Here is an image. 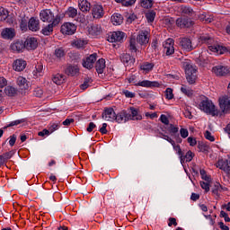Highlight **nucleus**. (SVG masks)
<instances>
[{
    "label": "nucleus",
    "instance_id": "1",
    "mask_svg": "<svg viewBox=\"0 0 230 230\" xmlns=\"http://www.w3.org/2000/svg\"><path fill=\"white\" fill-rule=\"evenodd\" d=\"M199 42H201V44H207V46H208V49L212 53H217V55L230 53V49L227 47L218 43L215 44V40H213V38L208 34L200 36Z\"/></svg>",
    "mask_w": 230,
    "mask_h": 230
},
{
    "label": "nucleus",
    "instance_id": "2",
    "mask_svg": "<svg viewBox=\"0 0 230 230\" xmlns=\"http://www.w3.org/2000/svg\"><path fill=\"white\" fill-rule=\"evenodd\" d=\"M188 84L193 85L197 82V66L191 64V60L187 59L182 63Z\"/></svg>",
    "mask_w": 230,
    "mask_h": 230
},
{
    "label": "nucleus",
    "instance_id": "3",
    "mask_svg": "<svg viewBox=\"0 0 230 230\" xmlns=\"http://www.w3.org/2000/svg\"><path fill=\"white\" fill-rule=\"evenodd\" d=\"M199 109L202 111V112H205V114H208V116H218V111H217V107L213 103L211 100L208 97H203L201 99V102L199 104Z\"/></svg>",
    "mask_w": 230,
    "mask_h": 230
},
{
    "label": "nucleus",
    "instance_id": "4",
    "mask_svg": "<svg viewBox=\"0 0 230 230\" xmlns=\"http://www.w3.org/2000/svg\"><path fill=\"white\" fill-rule=\"evenodd\" d=\"M175 24L180 30H190L195 26V21L188 16H181L176 19Z\"/></svg>",
    "mask_w": 230,
    "mask_h": 230
},
{
    "label": "nucleus",
    "instance_id": "5",
    "mask_svg": "<svg viewBox=\"0 0 230 230\" xmlns=\"http://www.w3.org/2000/svg\"><path fill=\"white\" fill-rule=\"evenodd\" d=\"M125 39H127V33L121 31H115L108 34L107 40L108 42H120L121 44L125 41Z\"/></svg>",
    "mask_w": 230,
    "mask_h": 230
},
{
    "label": "nucleus",
    "instance_id": "6",
    "mask_svg": "<svg viewBox=\"0 0 230 230\" xmlns=\"http://www.w3.org/2000/svg\"><path fill=\"white\" fill-rule=\"evenodd\" d=\"M61 19H62V17L60 16V14H57L54 21L51 23H49L42 28V30H41L42 35H45V36L51 35L53 33V28L55 26H58Z\"/></svg>",
    "mask_w": 230,
    "mask_h": 230
},
{
    "label": "nucleus",
    "instance_id": "7",
    "mask_svg": "<svg viewBox=\"0 0 230 230\" xmlns=\"http://www.w3.org/2000/svg\"><path fill=\"white\" fill-rule=\"evenodd\" d=\"M179 46L183 51H193L195 49V45L191 41V40L188 37H182L179 39Z\"/></svg>",
    "mask_w": 230,
    "mask_h": 230
},
{
    "label": "nucleus",
    "instance_id": "8",
    "mask_svg": "<svg viewBox=\"0 0 230 230\" xmlns=\"http://www.w3.org/2000/svg\"><path fill=\"white\" fill-rule=\"evenodd\" d=\"M56 17L51 9H43L40 13V19L43 22H53Z\"/></svg>",
    "mask_w": 230,
    "mask_h": 230
},
{
    "label": "nucleus",
    "instance_id": "9",
    "mask_svg": "<svg viewBox=\"0 0 230 230\" xmlns=\"http://www.w3.org/2000/svg\"><path fill=\"white\" fill-rule=\"evenodd\" d=\"M136 40L140 46H146L150 42V32L148 31H139Z\"/></svg>",
    "mask_w": 230,
    "mask_h": 230
},
{
    "label": "nucleus",
    "instance_id": "10",
    "mask_svg": "<svg viewBox=\"0 0 230 230\" xmlns=\"http://www.w3.org/2000/svg\"><path fill=\"white\" fill-rule=\"evenodd\" d=\"M212 72L215 73L217 76H229L230 67L228 66L217 65L212 67Z\"/></svg>",
    "mask_w": 230,
    "mask_h": 230
},
{
    "label": "nucleus",
    "instance_id": "11",
    "mask_svg": "<svg viewBox=\"0 0 230 230\" xmlns=\"http://www.w3.org/2000/svg\"><path fill=\"white\" fill-rule=\"evenodd\" d=\"M218 102L222 112H224V114H227V112H229L230 111V96L225 95L223 97H220Z\"/></svg>",
    "mask_w": 230,
    "mask_h": 230
},
{
    "label": "nucleus",
    "instance_id": "12",
    "mask_svg": "<svg viewBox=\"0 0 230 230\" xmlns=\"http://www.w3.org/2000/svg\"><path fill=\"white\" fill-rule=\"evenodd\" d=\"M76 32V25L73 22H66L61 26V33L63 35H75Z\"/></svg>",
    "mask_w": 230,
    "mask_h": 230
},
{
    "label": "nucleus",
    "instance_id": "13",
    "mask_svg": "<svg viewBox=\"0 0 230 230\" xmlns=\"http://www.w3.org/2000/svg\"><path fill=\"white\" fill-rule=\"evenodd\" d=\"M102 118L105 121H115L116 111H114L113 108H105L102 114Z\"/></svg>",
    "mask_w": 230,
    "mask_h": 230
},
{
    "label": "nucleus",
    "instance_id": "14",
    "mask_svg": "<svg viewBox=\"0 0 230 230\" xmlns=\"http://www.w3.org/2000/svg\"><path fill=\"white\" fill-rule=\"evenodd\" d=\"M173 44H175L173 39L166 40L165 43L164 44V51L167 57H170L175 53V48L173 47Z\"/></svg>",
    "mask_w": 230,
    "mask_h": 230
},
{
    "label": "nucleus",
    "instance_id": "15",
    "mask_svg": "<svg viewBox=\"0 0 230 230\" xmlns=\"http://www.w3.org/2000/svg\"><path fill=\"white\" fill-rule=\"evenodd\" d=\"M137 87H146L147 89H154V87H161V84L157 81L144 80L135 84Z\"/></svg>",
    "mask_w": 230,
    "mask_h": 230
},
{
    "label": "nucleus",
    "instance_id": "16",
    "mask_svg": "<svg viewBox=\"0 0 230 230\" xmlns=\"http://www.w3.org/2000/svg\"><path fill=\"white\" fill-rule=\"evenodd\" d=\"M130 118V113H128L125 110H122L121 111L116 113L115 121L117 123H127V121H128Z\"/></svg>",
    "mask_w": 230,
    "mask_h": 230
},
{
    "label": "nucleus",
    "instance_id": "17",
    "mask_svg": "<svg viewBox=\"0 0 230 230\" xmlns=\"http://www.w3.org/2000/svg\"><path fill=\"white\" fill-rule=\"evenodd\" d=\"M98 58V54L93 53L83 60V66L86 69H93L94 67V62Z\"/></svg>",
    "mask_w": 230,
    "mask_h": 230
},
{
    "label": "nucleus",
    "instance_id": "18",
    "mask_svg": "<svg viewBox=\"0 0 230 230\" xmlns=\"http://www.w3.org/2000/svg\"><path fill=\"white\" fill-rule=\"evenodd\" d=\"M119 58L124 66H134V64H136V58L132 57L128 53H122L119 56Z\"/></svg>",
    "mask_w": 230,
    "mask_h": 230
},
{
    "label": "nucleus",
    "instance_id": "19",
    "mask_svg": "<svg viewBox=\"0 0 230 230\" xmlns=\"http://www.w3.org/2000/svg\"><path fill=\"white\" fill-rule=\"evenodd\" d=\"M23 42L25 49H28V51H33L37 49V47L39 46V42L36 38H27Z\"/></svg>",
    "mask_w": 230,
    "mask_h": 230
},
{
    "label": "nucleus",
    "instance_id": "20",
    "mask_svg": "<svg viewBox=\"0 0 230 230\" xmlns=\"http://www.w3.org/2000/svg\"><path fill=\"white\" fill-rule=\"evenodd\" d=\"M92 15L93 19H102L104 15L103 5L94 4L92 8Z\"/></svg>",
    "mask_w": 230,
    "mask_h": 230
},
{
    "label": "nucleus",
    "instance_id": "21",
    "mask_svg": "<svg viewBox=\"0 0 230 230\" xmlns=\"http://www.w3.org/2000/svg\"><path fill=\"white\" fill-rule=\"evenodd\" d=\"M103 30L102 29V25L100 24H92L88 26V33L92 37H98L101 33H102Z\"/></svg>",
    "mask_w": 230,
    "mask_h": 230
},
{
    "label": "nucleus",
    "instance_id": "22",
    "mask_svg": "<svg viewBox=\"0 0 230 230\" xmlns=\"http://www.w3.org/2000/svg\"><path fill=\"white\" fill-rule=\"evenodd\" d=\"M211 188V192L213 193V195H216V197H220V193H222V191H226L227 190V188L223 187L222 184H220V182L216 181L213 183V185L210 186Z\"/></svg>",
    "mask_w": 230,
    "mask_h": 230
},
{
    "label": "nucleus",
    "instance_id": "23",
    "mask_svg": "<svg viewBox=\"0 0 230 230\" xmlns=\"http://www.w3.org/2000/svg\"><path fill=\"white\" fill-rule=\"evenodd\" d=\"M28 28L31 31H39L40 30V22L39 19L31 17L28 22Z\"/></svg>",
    "mask_w": 230,
    "mask_h": 230
},
{
    "label": "nucleus",
    "instance_id": "24",
    "mask_svg": "<svg viewBox=\"0 0 230 230\" xmlns=\"http://www.w3.org/2000/svg\"><path fill=\"white\" fill-rule=\"evenodd\" d=\"M2 39H5V40H12L13 37H15V29L13 28H5L1 32Z\"/></svg>",
    "mask_w": 230,
    "mask_h": 230
},
{
    "label": "nucleus",
    "instance_id": "25",
    "mask_svg": "<svg viewBox=\"0 0 230 230\" xmlns=\"http://www.w3.org/2000/svg\"><path fill=\"white\" fill-rule=\"evenodd\" d=\"M217 167L219 170H223L226 173H230V163L229 160H218Z\"/></svg>",
    "mask_w": 230,
    "mask_h": 230
},
{
    "label": "nucleus",
    "instance_id": "26",
    "mask_svg": "<svg viewBox=\"0 0 230 230\" xmlns=\"http://www.w3.org/2000/svg\"><path fill=\"white\" fill-rule=\"evenodd\" d=\"M11 49L16 51V53H21L22 49H26L23 40H16L11 45Z\"/></svg>",
    "mask_w": 230,
    "mask_h": 230
},
{
    "label": "nucleus",
    "instance_id": "27",
    "mask_svg": "<svg viewBox=\"0 0 230 230\" xmlns=\"http://www.w3.org/2000/svg\"><path fill=\"white\" fill-rule=\"evenodd\" d=\"M180 10L183 15H186L185 17H190L191 19V17L195 15L193 8H191L190 5H181Z\"/></svg>",
    "mask_w": 230,
    "mask_h": 230
},
{
    "label": "nucleus",
    "instance_id": "28",
    "mask_svg": "<svg viewBox=\"0 0 230 230\" xmlns=\"http://www.w3.org/2000/svg\"><path fill=\"white\" fill-rule=\"evenodd\" d=\"M65 73L67 75V76H76V75L80 73V68H78L76 66L69 65L66 66Z\"/></svg>",
    "mask_w": 230,
    "mask_h": 230
},
{
    "label": "nucleus",
    "instance_id": "29",
    "mask_svg": "<svg viewBox=\"0 0 230 230\" xmlns=\"http://www.w3.org/2000/svg\"><path fill=\"white\" fill-rule=\"evenodd\" d=\"M13 67L14 71H24L26 69V62L23 59H16L13 64Z\"/></svg>",
    "mask_w": 230,
    "mask_h": 230
},
{
    "label": "nucleus",
    "instance_id": "30",
    "mask_svg": "<svg viewBox=\"0 0 230 230\" xmlns=\"http://www.w3.org/2000/svg\"><path fill=\"white\" fill-rule=\"evenodd\" d=\"M105 59L100 58L96 63H95V70L97 71L98 75H103V71H105Z\"/></svg>",
    "mask_w": 230,
    "mask_h": 230
},
{
    "label": "nucleus",
    "instance_id": "31",
    "mask_svg": "<svg viewBox=\"0 0 230 230\" xmlns=\"http://www.w3.org/2000/svg\"><path fill=\"white\" fill-rule=\"evenodd\" d=\"M128 49L130 51V53H137V51H139L137 49V40H136V37L130 38Z\"/></svg>",
    "mask_w": 230,
    "mask_h": 230
},
{
    "label": "nucleus",
    "instance_id": "32",
    "mask_svg": "<svg viewBox=\"0 0 230 230\" xmlns=\"http://www.w3.org/2000/svg\"><path fill=\"white\" fill-rule=\"evenodd\" d=\"M78 7L81 12H89L91 10V3L87 2V0H80L78 2Z\"/></svg>",
    "mask_w": 230,
    "mask_h": 230
},
{
    "label": "nucleus",
    "instance_id": "33",
    "mask_svg": "<svg viewBox=\"0 0 230 230\" xmlns=\"http://www.w3.org/2000/svg\"><path fill=\"white\" fill-rule=\"evenodd\" d=\"M111 22L115 26H119V24L123 23V16L120 13H115L111 15Z\"/></svg>",
    "mask_w": 230,
    "mask_h": 230
},
{
    "label": "nucleus",
    "instance_id": "34",
    "mask_svg": "<svg viewBox=\"0 0 230 230\" xmlns=\"http://www.w3.org/2000/svg\"><path fill=\"white\" fill-rule=\"evenodd\" d=\"M181 92L182 93V94H184L185 96H188V98H192L194 92L191 88H190V86L188 85H184L182 84L181 87Z\"/></svg>",
    "mask_w": 230,
    "mask_h": 230
},
{
    "label": "nucleus",
    "instance_id": "35",
    "mask_svg": "<svg viewBox=\"0 0 230 230\" xmlns=\"http://www.w3.org/2000/svg\"><path fill=\"white\" fill-rule=\"evenodd\" d=\"M65 15H66V17H70V19H75V17L78 15V10L73 6H70L66 11Z\"/></svg>",
    "mask_w": 230,
    "mask_h": 230
},
{
    "label": "nucleus",
    "instance_id": "36",
    "mask_svg": "<svg viewBox=\"0 0 230 230\" xmlns=\"http://www.w3.org/2000/svg\"><path fill=\"white\" fill-rule=\"evenodd\" d=\"M130 119H133V120H140L143 119V116L139 115V111H137V109L131 107L130 108Z\"/></svg>",
    "mask_w": 230,
    "mask_h": 230
},
{
    "label": "nucleus",
    "instance_id": "37",
    "mask_svg": "<svg viewBox=\"0 0 230 230\" xmlns=\"http://www.w3.org/2000/svg\"><path fill=\"white\" fill-rule=\"evenodd\" d=\"M17 85L20 89H28V80L22 76H19L16 81Z\"/></svg>",
    "mask_w": 230,
    "mask_h": 230
},
{
    "label": "nucleus",
    "instance_id": "38",
    "mask_svg": "<svg viewBox=\"0 0 230 230\" xmlns=\"http://www.w3.org/2000/svg\"><path fill=\"white\" fill-rule=\"evenodd\" d=\"M155 65H154V63H150V62H144L142 63V65L140 66V69L142 71H144L145 73H150V71H152V69H154V66Z\"/></svg>",
    "mask_w": 230,
    "mask_h": 230
},
{
    "label": "nucleus",
    "instance_id": "39",
    "mask_svg": "<svg viewBox=\"0 0 230 230\" xmlns=\"http://www.w3.org/2000/svg\"><path fill=\"white\" fill-rule=\"evenodd\" d=\"M44 69V66L40 63H38L35 66V70L32 72L34 76H42L44 73L42 72Z\"/></svg>",
    "mask_w": 230,
    "mask_h": 230
},
{
    "label": "nucleus",
    "instance_id": "40",
    "mask_svg": "<svg viewBox=\"0 0 230 230\" xmlns=\"http://www.w3.org/2000/svg\"><path fill=\"white\" fill-rule=\"evenodd\" d=\"M4 93L6 96H15V94H17V88L13 86H6L4 88Z\"/></svg>",
    "mask_w": 230,
    "mask_h": 230
},
{
    "label": "nucleus",
    "instance_id": "41",
    "mask_svg": "<svg viewBox=\"0 0 230 230\" xmlns=\"http://www.w3.org/2000/svg\"><path fill=\"white\" fill-rule=\"evenodd\" d=\"M14 154H15V151L11 150L9 152L4 153L3 155H0V157H2V159L4 160V163H6V161L13 157Z\"/></svg>",
    "mask_w": 230,
    "mask_h": 230
},
{
    "label": "nucleus",
    "instance_id": "42",
    "mask_svg": "<svg viewBox=\"0 0 230 230\" xmlns=\"http://www.w3.org/2000/svg\"><path fill=\"white\" fill-rule=\"evenodd\" d=\"M52 82L57 85H60V84L64 83V75L60 74H57L52 77Z\"/></svg>",
    "mask_w": 230,
    "mask_h": 230
},
{
    "label": "nucleus",
    "instance_id": "43",
    "mask_svg": "<svg viewBox=\"0 0 230 230\" xmlns=\"http://www.w3.org/2000/svg\"><path fill=\"white\" fill-rule=\"evenodd\" d=\"M155 11L152 10V11H149L146 13V21L147 22H154V21H155Z\"/></svg>",
    "mask_w": 230,
    "mask_h": 230
},
{
    "label": "nucleus",
    "instance_id": "44",
    "mask_svg": "<svg viewBox=\"0 0 230 230\" xmlns=\"http://www.w3.org/2000/svg\"><path fill=\"white\" fill-rule=\"evenodd\" d=\"M168 131L170 132V134H172V137H175L177 136V134H179V127H176L173 124H170Z\"/></svg>",
    "mask_w": 230,
    "mask_h": 230
},
{
    "label": "nucleus",
    "instance_id": "45",
    "mask_svg": "<svg viewBox=\"0 0 230 230\" xmlns=\"http://www.w3.org/2000/svg\"><path fill=\"white\" fill-rule=\"evenodd\" d=\"M8 19V11L4 7H0V21Z\"/></svg>",
    "mask_w": 230,
    "mask_h": 230
},
{
    "label": "nucleus",
    "instance_id": "46",
    "mask_svg": "<svg viewBox=\"0 0 230 230\" xmlns=\"http://www.w3.org/2000/svg\"><path fill=\"white\" fill-rule=\"evenodd\" d=\"M20 28L22 31H28V20L26 18H22L20 21Z\"/></svg>",
    "mask_w": 230,
    "mask_h": 230
},
{
    "label": "nucleus",
    "instance_id": "47",
    "mask_svg": "<svg viewBox=\"0 0 230 230\" xmlns=\"http://www.w3.org/2000/svg\"><path fill=\"white\" fill-rule=\"evenodd\" d=\"M54 55L57 58H62L66 57V51L62 48L56 49Z\"/></svg>",
    "mask_w": 230,
    "mask_h": 230
},
{
    "label": "nucleus",
    "instance_id": "48",
    "mask_svg": "<svg viewBox=\"0 0 230 230\" xmlns=\"http://www.w3.org/2000/svg\"><path fill=\"white\" fill-rule=\"evenodd\" d=\"M173 151L176 152L177 155H179V157H182V155L184 154L182 152V149H181V146L180 145H176L175 142L174 144H171Z\"/></svg>",
    "mask_w": 230,
    "mask_h": 230
},
{
    "label": "nucleus",
    "instance_id": "49",
    "mask_svg": "<svg viewBox=\"0 0 230 230\" xmlns=\"http://www.w3.org/2000/svg\"><path fill=\"white\" fill-rule=\"evenodd\" d=\"M85 44H87V41L84 40H76L74 42V45L75 46V48H77V49H82V48H84Z\"/></svg>",
    "mask_w": 230,
    "mask_h": 230
},
{
    "label": "nucleus",
    "instance_id": "50",
    "mask_svg": "<svg viewBox=\"0 0 230 230\" xmlns=\"http://www.w3.org/2000/svg\"><path fill=\"white\" fill-rule=\"evenodd\" d=\"M199 173H200L201 179H202L203 181H206V182H211V177H209V176L206 173V170L200 169V170H199Z\"/></svg>",
    "mask_w": 230,
    "mask_h": 230
},
{
    "label": "nucleus",
    "instance_id": "51",
    "mask_svg": "<svg viewBox=\"0 0 230 230\" xmlns=\"http://www.w3.org/2000/svg\"><path fill=\"white\" fill-rule=\"evenodd\" d=\"M142 8H152L154 6V2L152 0H141Z\"/></svg>",
    "mask_w": 230,
    "mask_h": 230
},
{
    "label": "nucleus",
    "instance_id": "52",
    "mask_svg": "<svg viewBox=\"0 0 230 230\" xmlns=\"http://www.w3.org/2000/svg\"><path fill=\"white\" fill-rule=\"evenodd\" d=\"M164 94H165L166 100H173V89L166 88Z\"/></svg>",
    "mask_w": 230,
    "mask_h": 230
},
{
    "label": "nucleus",
    "instance_id": "53",
    "mask_svg": "<svg viewBox=\"0 0 230 230\" xmlns=\"http://www.w3.org/2000/svg\"><path fill=\"white\" fill-rule=\"evenodd\" d=\"M210 181H200V186L202 188V190H205V193H208L211 185H209Z\"/></svg>",
    "mask_w": 230,
    "mask_h": 230
},
{
    "label": "nucleus",
    "instance_id": "54",
    "mask_svg": "<svg viewBox=\"0 0 230 230\" xmlns=\"http://www.w3.org/2000/svg\"><path fill=\"white\" fill-rule=\"evenodd\" d=\"M21 123H24V119H16V120H14V121H12L11 123H9L8 126L4 127V129L8 128V127H15V126H17V125H21Z\"/></svg>",
    "mask_w": 230,
    "mask_h": 230
},
{
    "label": "nucleus",
    "instance_id": "55",
    "mask_svg": "<svg viewBox=\"0 0 230 230\" xmlns=\"http://www.w3.org/2000/svg\"><path fill=\"white\" fill-rule=\"evenodd\" d=\"M183 157L186 160V163H191V161H193V152L188 151L186 155H183Z\"/></svg>",
    "mask_w": 230,
    "mask_h": 230
},
{
    "label": "nucleus",
    "instance_id": "56",
    "mask_svg": "<svg viewBox=\"0 0 230 230\" xmlns=\"http://www.w3.org/2000/svg\"><path fill=\"white\" fill-rule=\"evenodd\" d=\"M198 148L199 152H208V146L201 141L198 142Z\"/></svg>",
    "mask_w": 230,
    "mask_h": 230
},
{
    "label": "nucleus",
    "instance_id": "57",
    "mask_svg": "<svg viewBox=\"0 0 230 230\" xmlns=\"http://www.w3.org/2000/svg\"><path fill=\"white\" fill-rule=\"evenodd\" d=\"M204 136L208 141H211V143L215 141V137L209 132V130L205 131Z\"/></svg>",
    "mask_w": 230,
    "mask_h": 230
},
{
    "label": "nucleus",
    "instance_id": "58",
    "mask_svg": "<svg viewBox=\"0 0 230 230\" xmlns=\"http://www.w3.org/2000/svg\"><path fill=\"white\" fill-rule=\"evenodd\" d=\"M180 134H181V137H182L183 139H186V137H188V136H190V132L186 129L181 128L180 129Z\"/></svg>",
    "mask_w": 230,
    "mask_h": 230
},
{
    "label": "nucleus",
    "instance_id": "59",
    "mask_svg": "<svg viewBox=\"0 0 230 230\" xmlns=\"http://www.w3.org/2000/svg\"><path fill=\"white\" fill-rule=\"evenodd\" d=\"M160 121L164 123V125H170V119H168V117L164 114L160 116Z\"/></svg>",
    "mask_w": 230,
    "mask_h": 230
},
{
    "label": "nucleus",
    "instance_id": "60",
    "mask_svg": "<svg viewBox=\"0 0 230 230\" xmlns=\"http://www.w3.org/2000/svg\"><path fill=\"white\" fill-rule=\"evenodd\" d=\"M9 145L10 146H13L17 141V135L13 134L9 137Z\"/></svg>",
    "mask_w": 230,
    "mask_h": 230
},
{
    "label": "nucleus",
    "instance_id": "61",
    "mask_svg": "<svg viewBox=\"0 0 230 230\" xmlns=\"http://www.w3.org/2000/svg\"><path fill=\"white\" fill-rule=\"evenodd\" d=\"M58 128H60V126H58V124L57 123H53L49 128V132L50 134H53V132H55V130H58Z\"/></svg>",
    "mask_w": 230,
    "mask_h": 230
},
{
    "label": "nucleus",
    "instance_id": "62",
    "mask_svg": "<svg viewBox=\"0 0 230 230\" xmlns=\"http://www.w3.org/2000/svg\"><path fill=\"white\" fill-rule=\"evenodd\" d=\"M77 15H78L77 16V22H81V24L85 23V15L84 13H77Z\"/></svg>",
    "mask_w": 230,
    "mask_h": 230
},
{
    "label": "nucleus",
    "instance_id": "63",
    "mask_svg": "<svg viewBox=\"0 0 230 230\" xmlns=\"http://www.w3.org/2000/svg\"><path fill=\"white\" fill-rule=\"evenodd\" d=\"M123 94L126 96V98H134L136 96V93H134L128 90H124Z\"/></svg>",
    "mask_w": 230,
    "mask_h": 230
},
{
    "label": "nucleus",
    "instance_id": "64",
    "mask_svg": "<svg viewBox=\"0 0 230 230\" xmlns=\"http://www.w3.org/2000/svg\"><path fill=\"white\" fill-rule=\"evenodd\" d=\"M89 82H90L89 79H85L84 84L80 85V89H82V91H85V89L89 87Z\"/></svg>",
    "mask_w": 230,
    "mask_h": 230
}]
</instances>
